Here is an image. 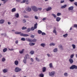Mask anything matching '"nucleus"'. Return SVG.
<instances>
[{
	"label": "nucleus",
	"mask_w": 77,
	"mask_h": 77,
	"mask_svg": "<svg viewBox=\"0 0 77 77\" xmlns=\"http://www.w3.org/2000/svg\"><path fill=\"white\" fill-rule=\"evenodd\" d=\"M31 8L32 9L33 11L35 12H36L38 11V9L36 8V7L35 6H32Z\"/></svg>",
	"instance_id": "1"
},
{
	"label": "nucleus",
	"mask_w": 77,
	"mask_h": 77,
	"mask_svg": "<svg viewBox=\"0 0 77 77\" xmlns=\"http://www.w3.org/2000/svg\"><path fill=\"white\" fill-rule=\"evenodd\" d=\"M77 66L75 65H72L71 67H69L70 69H77Z\"/></svg>",
	"instance_id": "2"
},
{
	"label": "nucleus",
	"mask_w": 77,
	"mask_h": 77,
	"mask_svg": "<svg viewBox=\"0 0 77 77\" xmlns=\"http://www.w3.org/2000/svg\"><path fill=\"white\" fill-rule=\"evenodd\" d=\"M21 69L20 68H19L18 67H16L14 71L15 72H18L21 71Z\"/></svg>",
	"instance_id": "3"
},
{
	"label": "nucleus",
	"mask_w": 77,
	"mask_h": 77,
	"mask_svg": "<svg viewBox=\"0 0 77 77\" xmlns=\"http://www.w3.org/2000/svg\"><path fill=\"white\" fill-rule=\"evenodd\" d=\"M20 35L21 36H23V37H28L29 36V35L27 34H24L22 33L20 34Z\"/></svg>",
	"instance_id": "4"
},
{
	"label": "nucleus",
	"mask_w": 77,
	"mask_h": 77,
	"mask_svg": "<svg viewBox=\"0 0 77 77\" xmlns=\"http://www.w3.org/2000/svg\"><path fill=\"white\" fill-rule=\"evenodd\" d=\"M55 74V72L54 71L51 72V73L49 72V74L50 76H54Z\"/></svg>",
	"instance_id": "5"
},
{
	"label": "nucleus",
	"mask_w": 77,
	"mask_h": 77,
	"mask_svg": "<svg viewBox=\"0 0 77 77\" xmlns=\"http://www.w3.org/2000/svg\"><path fill=\"white\" fill-rule=\"evenodd\" d=\"M28 0H23L22 1V2H21V3H25V2H27L26 3V4H28Z\"/></svg>",
	"instance_id": "6"
},
{
	"label": "nucleus",
	"mask_w": 77,
	"mask_h": 77,
	"mask_svg": "<svg viewBox=\"0 0 77 77\" xmlns=\"http://www.w3.org/2000/svg\"><path fill=\"white\" fill-rule=\"evenodd\" d=\"M74 8V7L73 6H71L69 7L68 8L69 11L71 10L72 11L73 10Z\"/></svg>",
	"instance_id": "7"
},
{
	"label": "nucleus",
	"mask_w": 77,
	"mask_h": 77,
	"mask_svg": "<svg viewBox=\"0 0 77 77\" xmlns=\"http://www.w3.org/2000/svg\"><path fill=\"white\" fill-rule=\"evenodd\" d=\"M26 11H31V8L29 7H28L26 9Z\"/></svg>",
	"instance_id": "8"
},
{
	"label": "nucleus",
	"mask_w": 77,
	"mask_h": 77,
	"mask_svg": "<svg viewBox=\"0 0 77 77\" xmlns=\"http://www.w3.org/2000/svg\"><path fill=\"white\" fill-rule=\"evenodd\" d=\"M52 9V8L50 7H48V8L46 9V10L47 11H50Z\"/></svg>",
	"instance_id": "9"
},
{
	"label": "nucleus",
	"mask_w": 77,
	"mask_h": 77,
	"mask_svg": "<svg viewBox=\"0 0 77 77\" xmlns=\"http://www.w3.org/2000/svg\"><path fill=\"white\" fill-rule=\"evenodd\" d=\"M69 61L70 63L72 64L73 63V60L71 58H70V59H69Z\"/></svg>",
	"instance_id": "10"
},
{
	"label": "nucleus",
	"mask_w": 77,
	"mask_h": 77,
	"mask_svg": "<svg viewBox=\"0 0 77 77\" xmlns=\"http://www.w3.org/2000/svg\"><path fill=\"white\" fill-rule=\"evenodd\" d=\"M60 20H61V18L58 17H57L56 19V20L57 21V22L59 21H60Z\"/></svg>",
	"instance_id": "11"
},
{
	"label": "nucleus",
	"mask_w": 77,
	"mask_h": 77,
	"mask_svg": "<svg viewBox=\"0 0 77 77\" xmlns=\"http://www.w3.org/2000/svg\"><path fill=\"white\" fill-rule=\"evenodd\" d=\"M3 72L4 73H7L8 72V69H6L3 70Z\"/></svg>",
	"instance_id": "12"
},
{
	"label": "nucleus",
	"mask_w": 77,
	"mask_h": 77,
	"mask_svg": "<svg viewBox=\"0 0 77 77\" xmlns=\"http://www.w3.org/2000/svg\"><path fill=\"white\" fill-rule=\"evenodd\" d=\"M19 62L17 60H16L14 61V64L16 66H17Z\"/></svg>",
	"instance_id": "13"
},
{
	"label": "nucleus",
	"mask_w": 77,
	"mask_h": 77,
	"mask_svg": "<svg viewBox=\"0 0 77 77\" xmlns=\"http://www.w3.org/2000/svg\"><path fill=\"white\" fill-rule=\"evenodd\" d=\"M37 41V40L35 38L33 39H31V42H35Z\"/></svg>",
	"instance_id": "14"
},
{
	"label": "nucleus",
	"mask_w": 77,
	"mask_h": 77,
	"mask_svg": "<svg viewBox=\"0 0 77 77\" xmlns=\"http://www.w3.org/2000/svg\"><path fill=\"white\" fill-rule=\"evenodd\" d=\"M4 22V20H0V23L3 24Z\"/></svg>",
	"instance_id": "15"
},
{
	"label": "nucleus",
	"mask_w": 77,
	"mask_h": 77,
	"mask_svg": "<svg viewBox=\"0 0 77 77\" xmlns=\"http://www.w3.org/2000/svg\"><path fill=\"white\" fill-rule=\"evenodd\" d=\"M16 11V9L15 8H13L12 9L11 12H15Z\"/></svg>",
	"instance_id": "16"
},
{
	"label": "nucleus",
	"mask_w": 77,
	"mask_h": 77,
	"mask_svg": "<svg viewBox=\"0 0 77 77\" xmlns=\"http://www.w3.org/2000/svg\"><path fill=\"white\" fill-rule=\"evenodd\" d=\"M37 26H38V24H37V23H36L35 24H34V29H36L37 28Z\"/></svg>",
	"instance_id": "17"
},
{
	"label": "nucleus",
	"mask_w": 77,
	"mask_h": 77,
	"mask_svg": "<svg viewBox=\"0 0 77 77\" xmlns=\"http://www.w3.org/2000/svg\"><path fill=\"white\" fill-rule=\"evenodd\" d=\"M15 17L17 18H18L19 17V14L18 13L15 14Z\"/></svg>",
	"instance_id": "18"
},
{
	"label": "nucleus",
	"mask_w": 77,
	"mask_h": 77,
	"mask_svg": "<svg viewBox=\"0 0 77 77\" xmlns=\"http://www.w3.org/2000/svg\"><path fill=\"white\" fill-rule=\"evenodd\" d=\"M21 32H15V34H21Z\"/></svg>",
	"instance_id": "19"
},
{
	"label": "nucleus",
	"mask_w": 77,
	"mask_h": 77,
	"mask_svg": "<svg viewBox=\"0 0 77 77\" xmlns=\"http://www.w3.org/2000/svg\"><path fill=\"white\" fill-rule=\"evenodd\" d=\"M67 6V5H65L63 6H62L61 7V8L62 9H63L65 8Z\"/></svg>",
	"instance_id": "20"
},
{
	"label": "nucleus",
	"mask_w": 77,
	"mask_h": 77,
	"mask_svg": "<svg viewBox=\"0 0 77 77\" xmlns=\"http://www.w3.org/2000/svg\"><path fill=\"white\" fill-rule=\"evenodd\" d=\"M24 49H23L22 51H20L19 52L20 54H22L24 52Z\"/></svg>",
	"instance_id": "21"
},
{
	"label": "nucleus",
	"mask_w": 77,
	"mask_h": 77,
	"mask_svg": "<svg viewBox=\"0 0 77 77\" xmlns=\"http://www.w3.org/2000/svg\"><path fill=\"white\" fill-rule=\"evenodd\" d=\"M35 43H29V45L30 46H32L33 45H35Z\"/></svg>",
	"instance_id": "22"
},
{
	"label": "nucleus",
	"mask_w": 77,
	"mask_h": 77,
	"mask_svg": "<svg viewBox=\"0 0 77 77\" xmlns=\"http://www.w3.org/2000/svg\"><path fill=\"white\" fill-rule=\"evenodd\" d=\"M46 68L45 67H44L42 68V72H45L46 70Z\"/></svg>",
	"instance_id": "23"
},
{
	"label": "nucleus",
	"mask_w": 77,
	"mask_h": 77,
	"mask_svg": "<svg viewBox=\"0 0 77 77\" xmlns=\"http://www.w3.org/2000/svg\"><path fill=\"white\" fill-rule=\"evenodd\" d=\"M38 34H41V33H42V31H41L40 30H38Z\"/></svg>",
	"instance_id": "24"
},
{
	"label": "nucleus",
	"mask_w": 77,
	"mask_h": 77,
	"mask_svg": "<svg viewBox=\"0 0 77 77\" xmlns=\"http://www.w3.org/2000/svg\"><path fill=\"white\" fill-rule=\"evenodd\" d=\"M26 40L29 42H31L32 39H30L29 38H28V39L26 38Z\"/></svg>",
	"instance_id": "25"
},
{
	"label": "nucleus",
	"mask_w": 77,
	"mask_h": 77,
	"mask_svg": "<svg viewBox=\"0 0 77 77\" xmlns=\"http://www.w3.org/2000/svg\"><path fill=\"white\" fill-rule=\"evenodd\" d=\"M7 51V48H5L3 50V52L4 53L5 52Z\"/></svg>",
	"instance_id": "26"
},
{
	"label": "nucleus",
	"mask_w": 77,
	"mask_h": 77,
	"mask_svg": "<svg viewBox=\"0 0 77 77\" xmlns=\"http://www.w3.org/2000/svg\"><path fill=\"white\" fill-rule=\"evenodd\" d=\"M52 15L55 18L57 17V16L56 14H52Z\"/></svg>",
	"instance_id": "27"
},
{
	"label": "nucleus",
	"mask_w": 77,
	"mask_h": 77,
	"mask_svg": "<svg viewBox=\"0 0 77 77\" xmlns=\"http://www.w3.org/2000/svg\"><path fill=\"white\" fill-rule=\"evenodd\" d=\"M21 41H25L26 40L25 38H21Z\"/></svg>",
	"instance_id": "28"
},
{
	"label": "nucleus",
	"mask_w": 77,
	"mask_h": 77,
	"mask_svg": "<svg viewBox=\"0 0 77 77\" xmlns=\"http://www.w3.org/2000/svg\"><path fill=\"white\" fill-rule=\"evenodd\" d=\"M68 34L67 33L63 35V36L64 38H66Z\"/></svg>",
	"instance_id": "29"
},
{
	"label": "nucleus",
	"mask_w": 77,
	"mask_h": 77,
	"mask_svg": "<svg viewBox=\"0 0 77 77\" xmlns=\"http://www.w3.org/2000/svg\"><path fill=\"white\" fill-rule=\"evenodd\" d=\"M55 45V44L53 43H52L50 44V46H54Z\"/></svg>",
	"instance_id": "30"
},
{
	"label": "nucleus",
	"mask_w": 77,
	"mask_h": 77,
	"mask_svg": "<svg viewBox=\"0 0 77 77\" xmlns=\"http://www.w3.org/2000/svg\"><path fill=\"white\" fill-rule=\"evenodd\" d=\"M41 77H44V75L43 73H41L39 75Z\"/></svg>",
	"instance_id": "31"
},
{
	"label": "nucleus",
	"mask_w": 77,
	"mask_h": 77,
	"mask_svg": "<svg viewBox=\"0 0 77 77\" xmlns=\"http://www.w3.org/2000/svg\"><path fill=\"white\" fill-rule=\"evenodd\" d=\"M49 67L50 68H52L53 64H52V63H50V65H49Z\"/></svg>",
	"instance_id": "32"
},
{
	"label": "nucleus",
	"mask_w": 77,
	"mask_h": 77,
	"mask_svg": "<svg viewBox=\"0 0 77 77\" xmlns=\"http://www.w3.org/2000/svg\"><path fill=\"white\" fill-rule=\"evenodd\" d=\"M30 29L31 30L33 31L34 30V29H35L34 27H31Z\"/></svg>",
	"instance_id": "33"
},
{
	"label": "nucleus",
	"mask_w": 77,
	"mask_h": 77,
	"mask_svg": "<svg viewBox=\"0 0 77 77\" xmlns=\"http://www.w3.org/2000/svg\"><path fill=\"white\" fill-rule=\"evenodd\" d=\"M31 30L30 28H28L27 29V31L28 32H29Z\"/></svg>",
	"instance_id": "34"
},
{
	"label": "nucleus",
	"mask_w": 77,
	"mask_h": 77,
	"mask_svg": "<svg viewBox=\"0 0 77 77\" xmlns=\"http://www.w3.org/2000/svg\"><path fill=\"white\" fill-rule=\"evenodd\" d=\"M5 60H6V59L4 57H3L2 60V62H4Z\"/></svg>",
	"instance_id": "35"
},
{
	"label": "nucleus",
	"mask_w": 77,
	"mask_h": 77,
	"mask_svg": "<svg viewBox=\"0 0 77 77\" xmlns=\"http://www.w3.org/2000/svg\"><path fill=\"white\" fill-rule=\"evenodd\" d=\"M30 53H31L32 54H34V51H32L30 52Z\"/></svg>",
	"instance_id": "36"
},
{
	"label": "nucleus",
	"mask_w": 77,
	"mask_h": 77,
	"mask_svg": "<svg viewBox=\"0 0 77 77\" xmlns=\"http://www.w3.org/2000/svg\"><path fill=\"white\" fill-rule=\"evenodd\" d=\"M61 15V14L60 13H57V16H60Z\"/></svg>",
	"instance_id": "37"
},
{
	"label": "nucleus",
	"mask_w": 77,
	"mask_h": 77,
	"mask_svg": "<svg viewBox=\"0 0 77 77\" xmlns=\"http://www.w3.org/2000/svg\"><path fill=\"white\" fill-rule=\"evenodd\" d=\"M57 48H55L54 49V52H57Z\"/></svg>",
	"instance_id": "38"
},
{
	"label": "nucleus",
	"mask_w": 77,
	"mask_h": 77,
	"mask_svg": "<svg viewBox=\"0 0 77 77\" xmlns=\"http://www.w3.org/2000/svg\"><path fill=\"white\" fill-rule=\"evenodd\" d=\"M22 30H25V29H27V28L26 27H23L22 28Z\"/></svg>",
	"instance_id": "39"
},
{
	"label": "nucleus",
	"mask_w": 77,
	"mask_h": 77,
	"mask_svg": "<svg viewBox=\"0 0 77 77\" xmlns=\"http://www.w3.org/2000/svg\"><path fill=\"white\" fill-rule=\"evenodd\" d=\"M23 62L25 63H26V59H24L23 60Z\"/></svg>",
	"instance_id": "40"
},
{
	"label": "nucleus",
	"mask_w": 77,
	"mask_h": 77,
	"mask_svg": "<svg viewBox=\"0 0 77 77\" xmlns=\"http://www.w3.org/2000/svg\"><path fill=\"white\" fill-rule=\"evenodd\" d=\"M61 49H62V46L61 45H60L58 46Z\"/></svg>",
	"instance_id": "41"
},
{
	"label": "nucleus",
	"mask_w": 77,
	"mask_h": 77,
	"mask_svg": "<svg viewBox=\"0 0 77 77\" xmlns=\"http://www.w3.org/2000/svg\"><path fill=\"white\" fill-rule=\"evenodd\" d=\"M72 46L73 47V49H75V45H74V44L72 45Z\"/></svg>",
	"instance_id": "42"
},
{
	"label": "nucleus",
	"mask_w": 77,
	"mask_h": 77,
	"mask_svg": "<svg viewBox=\"0 0 77 77\" xmlns=\"http://www.w3.org/2000/svg\"><path fill=\"white\" fill-rule=\"evenodd\" d=\"M41 46H42L43 47H44L45 46V44H41Z\"/></svg>",
	"instance_id": "43"
},
{
	"label": "nucleus",
	"mask_w": 77,
	"mask_h": 77,
	"mask_svg": "<svg viewBox=\"0 0 77 77\" xmlns=\"http://www.w3.org/2000/svg\"><path fill=\"white\" fill-rule=\"evenodd\" d=\"M72 27H77V25L74 24L73 26V27L72 26Z\"/></svg>",
	"instance_id": "44"
},
{
	"label": "nucleus",
	"mask_w": 77,
	"mask_h": 77,
	"mask_svg": "<svg viewBox=\"0 0 77 77\" xmlns=\"http://www.w3.org/2000/svg\"><path fill=\"white\" fill-rule=\"evenodd\" d=\"M35 59H36V60L37 61L39 62V60L38 59V57H36Z\"/></svg>",
	"instance_id": "45"
},
{
	"label": "nucleus",
	"mask_w": 77,
	"mask_h": 77,
	"mask_svg": "<svg viewBox=\"0 0 77 77\" xmlns=\"http://www.w3.org/2000/svg\"><path fill=\"white\" fill-rule=\"evenodd\" d=\"M24 17V18H29V17L27 15H24L23 16Z\"/></svg>",
	"instance_id": "46"
},
{
	"label": "nucleus",
	"mask_w": 77,
	"mask_h": 77,
	"mask_svg": "<svg viewBox=\"0 0 77 77\" xmlns=\"http://www.w3.org/2000/svg\"><path fill=\"white\" fill-rule=\"evenodd\" d=\"M64 75L65 76H68V74L67 73H64Z\"/></svg>",
	"instance_id": "47"
},
{
	"label": "nucleus",
	"mask_w": 77,
	"mask_h": 77,
	"mask_svg": "<svg viewBox=\"0 0 77 77\" xmlns=\"http://www.w3.org/2000/svg\"><path fill=\"white\" fill-rule=\"evenodd\" d=\"M56 32H57V31L56 30V29H54V31H53V33H56Z\"/></svg>",
	"instance_id": "48"
},
{
	"label": "nucleus",
	"mask_w": 77,
	"mask_h": 77,
	"mask_svg": "<svg viewBox=\"0 0 77 77\" xmlns=\"http://www.w3.org/2000/svg\"><path fill=\"white\" fill-rule=\"evenodd\" d=\"M42 8H38V9H37L38 11V10H39V11H41V10H42Z\"/></svg>",
	"instance_id": "49"
},
{
	"label": "nucleus",
	"mask_w": 77,
	"mask_h": 77,
	"mask_svg": "<svg viewBox=\"0 0 77 77\" xmlns=\"http://www.w3.org/2000/svg\"><path fill=\"white\" fill-rule=\"evenodd\" d=\"M74 56V55L72 54L71 56H70V58H73V57Z\"/></svg>",
	"instance_id": "50"
},
{
	"label": "nucleus",
	"mask_w": 77,
	"mask_h": 77,
	"mask_svg": "<svg viewBox=\"0 0 77 77\" xmlns=\"http://www.w3.org/2000/svg\"><path fill=\"white\" fill-rule=\"evenodd\" d=\"M31 38H34V35H31Z\"/></svg>",
	"instance_id": "51"
},
{
	"label": "nucleus",
	"mask_w": 77,
	"mask_h": 77,
	"mask_svg": "<svg viewBox=\"0 0 77 77\" xmlns=\"http://www.w3.org/2000/svg\"><path fill=\"white\" fill-rule=\"evenodd\" d=\"M26 22V20L25 19H24L23 20V23H25Z\"/></svg>",
	"instance_id": "52"
},
{
	"label": "nucleus",
	"mask_w": 77,
	"mask_h": 77,
	"mask_svg": "<svg viewBox=\"0 0 77 77\" xmlns=\"http://www.w3.org/2000/svg\"><path fill=\"white\" fill-rule=\"evenodd\" d=\"M42 35H45L46 34L45 32H42Z\"/></svg>",
	"instance_id": "53"
},
{
	"label": "nucleus",
	"mask_w": 77,
	"mask_h": 77,
	"mask_svg": "<svg viewBox=\"0 0 77 77\" xmlns=\"http://www.w3.org/2000/svg\"><path fill=\"white\" fill-rule=\"evenodd\" d=\"M64 2V0H61L60 1V3H63V2Z\"/></svg>",
	"instance_id": "54"
},
{
	"label": "nucleus",
	"mask_w": 77,
	"mask_h": 77,
	"mask_svg": "<svg viewBox=\"0 0 77 77\" xmlns=\"http://www.w3.org/2000/svg\"><path fill=\"white\" fill-rule=\"evenodd\" d=\"M15 42L16 44H18V40H17Z\"/></svg>",
	"instance_id": "55"
},
{
	"label": "nucleus",
	"mask_w": 77,
	"mask_h": 77,
	"mask_svg": "<svg viewBox=\"0 0 77 77\" xmlns=\"http://www.w3.org/2000/svg\"><path fill=\"white\" fill-rule=\"evenodd\" d=\"M43 21L45 20H46V18H44L42 19Z\"/></svg>",
	"instance_id": "56"
},
{
	"label": "nucleus",
	"mask_w": 77,
	"mask_h": 77,
	"mask_svg": "<svg viewBox=\"0 0 77 77\" xmlns=\"http://www.w3.org/2000/svg\"><path fill=\"white\" fill-rule=\"evenodd\" d=\"M35 18L36 19V20H38V17H37L36 16H35Z\"/></svg>",
	"instance_id": "57"
},
{
	"label": "nucleus",
	"mask_w": 77,
	"mask_h": 77,
	"mask_svg": "<svg viewBox=\"0 0 77 77\" xmlns=\"http://www.w3.org/2000/svg\"><path fill=\"white\" fill-rule=\"evenodd\" d=\"M47 55L48 56V57H51V55H50L49 54H47Z\"/></svg>",
	"instance_id": "58"
},
{
	"label": "nucleus",
	"mask_w": 77,
	"mask_h": 77,
	"mask_svg": "<svg viewBox=\"0 0 77 77\" xmlns=\"http://www.w3.org/2000/svg\"><path fill=\"white\" fill-rule=\"evenodd\" d=\"M74 4L75 5L77 6V2H75L74 3Z\"/></svg>",
	"instance_id": "59"
},
{
	"label": "nucleus",
	"mask_w": 77,
	"mask_h": 77,
	"mask_svg": "<svg viewBox=\"0 0 77 77\" xmlns=\"http://www.w3.org/2000/svg\"><path fill=\"white\" fill-rule=\"evenodd\" d=\"M31 61L32 62H33V61H34V60H33V59H32V58H31Z\"/></svg>",
	"instance_id": "60"
},
{
	"label": "nucleus",
	"mask_w": 77,
	"mask_h": 77,
	"mask_svg": "<svg viewBox=\"0 0 77 77\" xmlns=\"http://www.w3.org/2000/svg\"><path fill=\"white\" fill-rule=\"evenodd\" d=\"M28 55V54L26 55V57H24V59H26H26H27V56Z\"/></svg>",
	"instance_id": "61"
},
{
	"label": "nucleus",
	"mask_w": 77,
	"mask_h": 77,
	"mask_svg": "<svg viewBox=\"0 0 77 77\" xmlns=\"http://www.w3.org/2000/svg\"><path fill=\"white\" fill-rule=\"evenodd\" d=\"M69 1H70L71 2H72L73 1H74V0H69Z\"/></svg>",
	"instance_id": "62"
},
{
	"label": "nucleus",
	"mask_w": 77,
	"mask_h": 77,
	"mask_svg": "<svg viewBox=\"0 0 77 77\" xmlns=\"http://www.w3.org/2000/svg\"><path fill=\"white\" fill-rule=\"evenodd\" d=\"M2 57V55L1 54H0V58Z\"/></svg>",
	"instance_id": "63"
},
{
	"label": "nucleus",
	"mask_w": 77,
	"mask_h": 77,
	"mask_svg": "<svg viewBox=\"0 0 77 77\" xmlns=\"http://www.w3.org/2000/svg\"><path fill=\"white\" fill-rule=\"evenodd\" d=\"M9 50L10 51H13V50H14V49L11 48V49H9Z\"/></svg>",
	"instance_id": "64"
}]
</instances>
